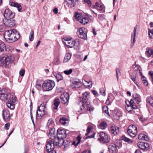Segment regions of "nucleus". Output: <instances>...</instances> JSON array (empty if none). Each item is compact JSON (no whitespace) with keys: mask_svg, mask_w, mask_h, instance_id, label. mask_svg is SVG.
<instances>
[{"mask_svg":"<svg viewBox=\"0 0 153 153\" xmlns=\"http://www.w3.org/2000/svg\"><path fill=\"white\" fill-rule=\"evenodd\" d=\"M6 90L4 89H0V98L2 100H6L9 97L8 102L7 104L10 105H14L17 104L18 100L13 93L7 94Z\"/></svg>","mask_w":153,"mask_h":153,"instance_id":"obj_1","label":"nucleus"},{"mask_svg":"<svg viewBox=\"0 0 153 153\" xmlns=\"http://www.w3.org/2000/svg\"><path fill=\"white\" fill-rule=\"evenodd\" d=\"M4 37L7 42L11 43L19 38V33L16 29H12L5 32Z\"/></svg>","mask_w":153,"mask_h":153,"instance_id":"obj_2","label":"nucleus"},{"mask_svg":"<svg viewBox=\"0 0 153 153\" xmlns=\"http://www.w3.org/2000/svg\"><path fill=\"white\" fill-rule=\"evenodd\" d=\"M55 85L54 82L52 80H47L43 82L42 87L45 91H49L52 90Z\"/></svg>","mask_w":153,"mask_h":153,"instance_id":"obj_3","label":"nucleus"},{"mask_svg":"<svg viewBox=\"0 0 153 153\" xmlns=\"http://www.w3.org/2000/svg\"><path fill=\"white\" fill-rule=\"evenodd\" d=\"M90 92H83L82 94V100L79 101L78 104L80 105H89L90 102L88 100Z\"/></svg>","mask_w":153,"mask_h":153,"instance_id":"obj_4","label":"nucleus"},{"mask_svg":"<svg viewBox=\"0 0 153 153\" xmlns=\"http://www.w3.org/2000/svg\"><path fill=\"white\" fill-rule=\"evenodd\" d=\"M7 56L6 54H2L0 57L1 65L3 67L7 68L9 67V61L7 59Z\"/></svg>","mask_w":153,"mask_h":153,"instance_id":"obj_5","label":"nucleus"},{"mask_svg":"<svg viewBox=\"0 0 153 153\" xmlns=\"http://www.w3.org/2000/svg\"><path fill=\"white\" fill-rule=\"evenodd\" d=\"M127 131L129 135L132 137H135L137 133V127L134 125H131L128 127Z\"/></svg>","mask_w":153,"mask_h":153,"instance_id":"obj_6","label":"nucleus"},{"mask_svg":"<svg viewBox=\"0 0 153 153\" xmlns=\"http://www.w3.org/2000/svg\"><path fill=\"white\" fill-rule=\"evenodd\" d=\"M97 135L99 137L98 140L101 143H105L108 142V136L105 132H100Z\"/></svg>","mask_w":153,"mask_h":153,"instance_id":"obj_7","label":"nucleus"},{"mask_svg":"<svg viewBox=\"0 0 153 153\" xmlns=\"http://www.w3.org/2000/svg\"><path fill=\"white\" fill-rule=\"evenodd\" d=\"M54 148V144L53 141L49 140L47 142L46 146V150L47 153H56L55 151H53Z\"/></svg>","mask_w":153,"mask_h":153,"instance_id":"obj_8","label":"nucleus"},{"mask_svg":"<svg viewBox=\"0 0 153 153\" xmlns=\"http://www.w3.org/2000/svg\"><path fill=\"white\" fill-rule=\"evenodd\" d=\"M74 16L75 19L82 25H85L87 24L88 22V19L85 17L82 16L81 14L76 13V15Z\"/></svg>","mask_w":153,"mask_h":153,"instance_id":"obj_9","label":"nucleus"},{"mask_svg":"<svg viewBox=\"0 0 153 153\" xmlns=\"http://www.w3.org/2000/svg\"><path fill=\"white\" fill-rule=\"evenodd\" d=\"M46 106H39L36 112V118L38 119H41L45 114V109Z\"/></svg>","mask_w":153,"mask_h":153,"instance_id":"obj_10","label":"nucleus"},{"mask_svg":"<svg viewBox=\"0 0 153 153\" xmlns=\"http://www.w3.org/2000/svg\"><path fill=\"white\" fill-rule=\"evenodd\" d=\"M15 14L14 13L12 12L9 9H6L4 13V18L7 19H12L15 16Z\"/></svg>","mask_w":153,"mask_h":153,"instance_id":"obj_11","label":"nucleus"},{"mask_svg":"<svg viewBox=\"0 0 153 153\" xmlns=\"http://www.w3.org/2000/svg\"><path fill=\"white\" fill-rule=\"evenodd\" d=\"M52 141H53L54 146H57L58 147H60L62 146L64 143V140L62 139H60V138H58V137H54L53 139H51ZM49 140H48L47 141Z\"/></svg>","mask_w":153,"mask_h":153,"instance_id":"obj_12","label":"nucleus"},{"mask_svg":"<svg viewBox=\"0 0 153 153\" xmlns=\"http://www.w3.org/2000/svg\"><path fill=\"white\" fill-rule=\"evenodd\" d=\"M64 40L66 42H64V43L68 48H72L75 45L76 42L72 38H66Z\"/></svg>","mask_w":153,"mask_h":153,"instance_id":"obj_13","label":"nucleus"},{"mask_svg":"<svg viewBox=\"0 0 153 153\" xmlns=\"http://www.w3.org/2000/svg\"><path fill=\"white\" fill-rule=\"evenodd\" d=\"M3 22L5 25L10 27L14 26L16 24L15 21L12 19H4Z\"/></svg>","mask_w":153,"mask_h":153,"instance_id":"obj_14","label":"nucleus"},{"mask_svg":"<svg viewBox=\"0 0 153 153\" xmlns=\"http://www.w3.org/2000/svg\"><path fill=\"white\" fill-rule=\"evenodd\" d=\"M57 136L64 140L67 136V134L65 131L63 129L59 128L57 130Z\"/></svg>","mask_w":153,"mask_h":153,"instance_id":"obj_15","label":"nucleus"},{"mask_svg":"<svg viewBox=\"0 0 153 153\" xmlns=\"http://www.w3.org/2000/svg\"><path fill=\"white\" fill-rule=\"evenodd\" d=\"M85 29L83 27H81L78 30V31L77 32L78 36L82 39H86L87 38V35L85 32Z\"/></svg>","mask_w":153,"mask_h":153,"instance_id":"obj_16","label":"nucleus"},{"mask_svg":"<svg viewBox=\"0 0 153 153\" xmlns=\"http://www.w3.org/2000/svg\"><path fill=\"white\" fill-rule=\"evenodd\" d=\"M2 115L4 120L6 121L10 120V117L9 111L5 109L3 110L2 112Z\"/></svg>","mask_w":153,"mask_h":153,"instance_id":"obj_17","label":"nucleus"},{"mask_svg":"<svg viewBox=\"0 0 153 153\" xmlns=\"http://www.w3.org/2000/svg\"><path fill=\"white\" fill-rule=\"evenodd\" d=\"M138 147L143 150H147L149 148V144L147 143L140 142L137 143Z\"/></svg>","mask_w":153,"mask_h":153,"instance_id":"obj_18","label":"nucleus"},{"mask_svg":"<svg viewBox=\"0 0 153 153\" xmlns=\"http://www.w3.org/2000/svg\"><path fill=\"white\" fill-rule=\"evenodd\" d=\"M136 29L135 27H134L133 31L131 33V47L132 48L134 45L135 42L136 41Z\"/></svg>","mask_w":153,"mask_h":153,"instance_id":"obj_19","label":"nucleus"},{"mask_svg":"<svg viewBox=\"0 0 153 153\" xmlns=\"http://www.w3.org/2000/svg\"><path fill=\"white\" fill-rule=\"evenodd\" d=\"M110 131L111 133L116 135L119 131V128L115 126H111L110 127Z\"/></svg>","mask_w":153,"mask_h":153,"instance_id":"obj_20","label":"nucleus"},{"mask_svg":"<svg viewBox=\"0 0 153 153\" xmlns=\"http://www.w3.org/2000/svg\"><path fill=\"white\" fill-rule=\"evenodd\" d=\"M108 149L109 152L111 153H116L117 150L116 146L114 144H110L108 146Z\"/></svg>","mask_w":153,"mask_h":153,"instance_id":"obj_21","label":"nucleus"},{"mask_svg":"<svg viewBox=\"0 0 153 153\" xmlns=\"http://www.w3.org/2000/svg\"><path fill=\"white\" fill-rule=\"evenodd\" d=\"M131 79L138 86L139 83L138 82L137 79L136 73L133 72L131 74Z\"/></svg>","mask_w":153,"mask_h":153,"instance_id":"obj_22","label":"nucleus"},{"mask_svg":"<svg viewBox=\"0 0 153 153\" xmlns=\"http://www.w3.org/2000/svg\"><path fill=\"white\" fill-rule=\"evenodd\" d=\"M55 129L54 128H51L50 130L49 133V136L50 138L53 139L54 137L56 136L55 135Z\"/></svg>","mask_w":153,"mask_h":153,"instance_id":"obj_23","label":"nucleus"},{"mask_svg":"<svg viewBox=\"0 0 153 153\" xmlns=\"http://www.w3.org/2000/svg\"><path fill=\"white\" fill-rule=\"evenodd\" d=\"M138 138L140 140H144L146 141H148L149 140V139L147 137L146 135L143 134H140L139 135Z\"/></svg>","mask_w":153,"mask_h":153,"instance_id":"obj_24","label":"nucleus"},{"mask_svg":"<svg viewBox=\"0 0 153 153\" xmlns=\"http://www.w3.org/2000/svg\"><path fill=\"white\" fill-rule=\"evenodd\" d=\"M107 126L106 123L105 121L101 122L98 125V128L101 129H105Z\"/></svg>","mask_w":153,"mask_h":153,"instance_id":"obj_25","label":"nucleus"},{"mask_svg":"<svg viewBox=\"0 0 153 153\" xmlns=\"http://www.w3.org/2000/svg\"><path fill=\"white\" fill-rule=\"evenodd\" d=\"M146 53L148 57H153V50L151 48H147Z\"/></svg>","mask_w":153,"mask_h":153,"instance_id":"obj_26","label":"nucleus"},{"mask_svg":"<svg viewBox=\"0 0 153 153\" xmlns=\"http://www.w3.org/2000/svg\"><path fill=\"white\" fill-rule=\"evenodd\" d=\"M59 122L61 124L65 125L68 124V121L67 119L64 117H62L60 119Z\"/></svg>","mask_w":153,"mask_h":153,"instance_id":"obj_27","label":"nucleus"},{"mask_svg":"<svg viewBox=\"0 0 153 153\" xmlns=\"http://www.w3.org/2000/svg\"><path fill=\"white\" fill-rule=\"evenodd\" d=\"M134 101L136 102L137 104H139L141 102V100L140 96L138 94H135L134 95Z\"/></svg>","mask_w":153,"mask_h":153,"instance_id":"obj_28","label":"nucleus"},{"mask_svg":"<svg viewBox=\"0 0 153 153\" xmlns=\"http://www.w3.org/2000/svg\"><path fill=\"white\" fill-rule=\"evenodd\" d=\"M6 49V45L2 41H0V53L3 52Z\"/></svg>","mask_w":153,"mask_h":153,"instance_id":"obj_29","label":"nucleus"},{"mask_svg":"<svg viewBox=\"0 0 153 153\" xmlns=\"http://www.w3.org/2000/svg\"><path fill=\"white\" fill-rule=\"evenodd\" d=\"M54 76L55 77L57 82L62 80L63 77L62 76L56 72L53 73Z\"/></svg>","mask_w":153,"mask_h":153,"instance_id":"obj_30","label":"nucleus"},{"mask_svg":"<svg viewBox=\"0 0 153 153\" xmlns=\"http://www.w3.org/2000/svg\"><path fill=\"white\" fill-rule=\"evenodd\" d=\"M81 138L80 136L78 135L76 138V140L75 141H73L72 144L74 145L75 146H77L80 142Z\"/></svg>","mask_w":153,"mask_h":153,"instance_id":"obj_31","label":"nucleus"},{"mask_svg":"<svg viewBox=\"0 0 153 153\" xmlns=\"http://www.w3.org/2000/svg\"><path fill=\"white\" fill-rule=\"evenodd\" d=\"M11 5L12 6L17 7L18 9V10L19 11H20L22 8V7L19 4L15 2H12L11 4Z\"/></svg>","mask_w":153,"mask_h":153,"instance_id":"obj_32","label":"nucleus"},{"mask_svg":"<svg viewBox=\"0 0 153 153\" xmlns=\"http://www.w3.org/2000/svg\"><path fill=\"white\" fill-rule=\"evenodd\" d=\"M71 55L69 53H66L65 55L64 59V62H67L71 58Z\"/></svg>","mask_w":153,"mask_h":153,"instance_id":"obj_33","label":"nucleus"},{"mask_svg":"<svg viewBox=\"0 0 153 153\" xmlns=\"http://www.w3.org/2000/svg\"><path fill=\"white\" fill-rule=\"evenodd\" d=\"M103 7V6L102 5H100L98 3H96L94 6V8L98 10H102Z\"/></svg>","mask_w":153,"mask_h":153,"instance_id":"obj_34","label":"nucleus"},{"mask_svg":"<svg viewBox=\"0 0 153 153\" xmlns=\"http://www.w3.org/2000/svg\"><path fill=\"white\" fill-rule=\"evenodd\" d=\"M78 0H69V1H71V3L68 2V7H71L74 6L75 2L77 1Z\"/></svg>","mask_w":153,"mask_h":153,"instance_id":"obj_35","label":"nucleus"},{"mask_svg":"<svg viewBox=\"0 0 153 153\" xmlns=\"http://www.w3.org/2000/svg\"><path fill=\"white\" fill-rule=\"evenodd\" d=\"M147 102L151 105H153V97L152 96L148 97L147 98Z\"/></svg>","mask_w":153,"mask_h":153,"instance_id":"obj_36","label":"nucleus"},{"mask_svg":"<svg viewBox=\"0 0 153 153\" xmlns=\"http://www.w3.org/2000/svg\"><path fill=\"white\" fill-rule=\"evenodd\" d=\"M122 138L123 140H124L126 142H127L128 143H131L132 142V140H131L127 138L125 136H123L122 137Z\"/></svg>","mask_w":153,"mask_h":153,"instance_id":"obj_37","label":"nucleus"},{"mask_svg":"<svg viewBox=\"0 0 153 153\" xmlns=\"http://www.w3.org/2000/svg\"><path fill=\"white\" fill-rule=\"evenodd\" d=\"M74 87L76 88H79L81 85V83L80 81H75L73 83Z\"/></svg>","mask_w":153,"mask_h":153,"instance_id":"obj_38","label":"nucleus"},{"mask_svg":"<svg viewBox=\"0 0 153 153\" xmlns=\"http://www.w3.org/2000/svg\"><path fill=\"white\" fill-rule=\"evenodd\" d=\"M92 128V126L91 125H90L88 127L86 130L87 133L85 134L86 136H87L89 134L91 131V130Z\"/></svg>","mask_w":153,"mask_h":153,"instance_id":"obj_39","label":"nucleus"},{"mask_svg":"<svg viewBox=\"0 0 153 153\" xmlns=\"http://www.w3.org/2000/svg\"><path fill=\"white\" fill-rule=\"evenodd\" d=\"M62 98L69 99V95L66 92L64 93L61 96V99Z\"/></svg>","mask_w":153,"mask_h":153,"instance_id":"obj_40","label":"nucleus"},{"mask_svg":"<svg viewBox=\"0 0 153 153\" xmlns=\"http://www.w3.org/2000/svg\"><path fill=\"white\" fill-rule=\"evenodd\" d=\"M102 110L104 112L109 115L108 111V108L107 106H104L102 107Z\"/></svg>","mask_w":153,"mask_h":153,"instance_id":"obj_41","label":"nucleus"},{"mask_svg":"<svg viewBox=\"0 0 153 153\" xmlns=\"http://www.w3.org/2000/svg\"><path fill=\"white\" fill-rule=\"evenodd\" d=\"M73 71L72 69H70L69 70H66L64 71V73L66 75H68L70 74Z\"/></svg>","mask_w":153,"mask_h":153,"instance_id":"obj_42","label":"nucleus"},{"mask_svg":"<svg viewBox=\"0 0 153 153\" xmlns=\"http://www.w3.org/2000/svg\"><path fill=\"white\" fill-rule=\"evenodd\" d=\"M34 32L33 31H31L30 35L29 36V40L30 41H32L33 39Z\"/></svg>","mask_w":153,"mask_h":153,"instance_id":"obj_43","label":"nucleus"},{"mask_svg":"<svg viewBox=\"0 0 153 153\" xmlns=\"http://www.w3.org/2000/svg\"><path fill=\"white\" fill-rule=\"evenodd\" d=\"M113 115L114 117H120V113L117 110H115L113 111Z\"/></svg>","mask_w":153,"mask_h":153,"instance_id":"obj_44","label":"nucleus"},{"mask_svg":"<svg viewBox=\"0 0 153 153\" xmlns=\"http://www.w3.org/2000/svg\"><path fill=\"white\" fill-rule=\"evenodd\" d=\"M7 59L8 60V61H9V64L10 62L13 61L14 60V57L12 55L7 56Z\"/></svg>","mask_w":153,"mask_h":153,"instance_id":"obj_45","label":"nucleus"},{"mask_svg":"<svg viewBox=\"0 0 153 153\" xmlns=\"http://www.w3.org/2000/svg\"><path fill=\"white\" fill-rule=\"evenodd\" d=\"M54 105H59L60 104V101L58 98H56L54 100Z\"/></svg>","mask_w":153,"mask_h":153,"instance_id":"obj_46","label":"nucleus"},{"mask_svg":"<svg viewBox=\"0 0 153 153\" xmlns=\"http://www.w3.org/2000/svg\"><path fill=\"white\" fill-rule=\"evenodd\" d=\"M61 103L62 104H65L67 102L69 99L68 98H62L61 99Z\"/></svg>","mask_w":153,"mask_h":153,"instance_id":"obj_47","label":"nucleus"},{"mask_svg":"<svg viewBox=\"0 0 153 153\" xmlns=\"http://www.w3.org/2000/svg\"><path fill=\"white\" fill-rule=\"evenodd\" d=\"M142 79L143 84L146 86L148 85V82L147 81V80H146L145 77L144 76L142 77Z\"/></svg>","mask_w":153,"mask_h":153,"instance_id":"obj_48","label":"nucleus"},{"mask_svg":"<svg viewBox=\"0 0 153 153\" xmlns=\"http://www.w3.org/2000/svg\"><path fill=\"white\" fill-rule=\"evenodd\" d=\"M53 123V121L51 119H49L48 120V121L47 123V126L49 127L51 126V125H52Z\"/></svg>","mask_w":153,"mask_h":153,"instance_id":"obj_49","label":"nucleus"},{"mask_svg":"<svg viewBox=\"0 0 153 153\" xmlns=\"http://www.w3.org/2000/svg\"><path fill=\"white\" fill-rule=\"evenodd\" d=\"M135 71H137V70H139V73L141 75H142V73L140 71V70L139 69V66L138 65H135L133 66V67Z\"/></svg>","mask_w":153,"mask_h":153,"instance_id":"obj_50","label":"nucleus"},{"mask_svg":"<svg viewBox=\"0 0 153 153\" xmlns=\"http://www.w3.org/2000/svg\"><path fill=\"white\" fill-rule=\"evenodd\" d=\"M149 37L152 39L153 38V30H150L149 29Z\"/></svg>","mask_w":153,"mask_h":153,"instance_id":"obj_51","label":"nucleus"},{"mask_svg":"<svg viewBox=\"0 0 153 153\" xmlns=\"http://www.w3.org/2000/svg\"><path fill=\"white\" fill-rule=\"evenodd\" d=\"M132 106H126V108L127 111L130 112L132 110Z\"/></svg>","mask_w":153,"mask_h":153,"instance_id":"obj_52","label":"nucleus"},{"mask_svg":"<svg viewBox=\"0 0 153 153\" xmlns=\"http://www.w3.org/2000/svg\"><path fill=\"white\" fill-rule=\"evenodd\" d=\"M139 120L143 122H144L147 120V118H143V117L140 116L139 117Z\"/></svg>","mask_w":153,"mask_h":153,"instance_id":"obj_53","label":"nucleus"},{"mask_svg":"<svg viewBox=\"0 0 153 153\" xmlns=\"http://www.w3.org/2000/svg\"><path fill=\"white\" fill-rule=\"evenodd\" d=\"M127 102H128V103H129L130 105H133L132 104L134 102V101L132 99H131L130 101H129V100H126L125 101V102L126 105H129L128 104H127Z\"/></svg>","mask_w":153,"mask_h":153,"instance_id":"obj_54","label":"nucleus"},{"mask_svg":"<svg viewBox=\"0 0 153 153\" xmlns=\"http://www.w3.org/2000/svg\"><path fill=\"white\" fill-rule=\"evenodd\" d=\"M85 82H87L88 84H90V85H89L86 86L87 88H90L92 87V82L91 81H90L88 82L85 81Z\"/></svg>","mask_w":153,"mask_h":153,"instance_id":"obj_55","label":"nucleus"},{"mask_svg":"<svg viewBox=\"0 0 153 153\" xmlns=\"http://www.w3.org/2000/svg\"><path fill=\"white\" fill-rule=\"evenodd\" d=\"M100 92L101 94L103 96H105V91L103 88L100 89Z\"/></svg>","mask_w":153,"mask_h":153,"instance_id":"obj_56","label":"nucleus"},{"mask_svg":"<svg viewBox=\"0 0 153 153\" xmlns=\"http://www.w3.org/2000/svg\"><path fill=\"white\" fill-rule=\"evenodd\" d=\"M105 15L103 14L99 15L98 19L100 20H103L105 19Z\"/></svg>","mask_w":153,"mask_h":153,"instance_id":"obj_57","label":"nucleus"},{"mask_svg":"<svg viewBox=\"0 0 153 153\" xmlns=\"http://www.w3.org/2000/svg\"><path fill=\"white\" fill-rule=\"evenodd\" d=\"M25 73V70L24 69L21 70L19 72L20 75L21 76H23Z\"/></svg>","mask_w":153,"mask_h":153,"instance_id":"obj_58","label":"nucleus"},{"mask_svg":"<svg viewBox=\"0 0 153 153\" xmlns=\"http://www.w3.org/2000/svg\"><path fill=\"white\" fill-rule=\"evenodd\" d=\"M91 91L92 93L94 94V95L97 96H98L99 94L96 91L93 90H92Z\"/></svg>","mask_w":153,"mask_h":153,"instance_id":"obj_59","label":"nucleus"},{"mask_svg":"<svg viewBox=\"0 0 153 153\" xmlns=\"http://www.w3.org/2000/svg\"><path fill=\"white\" fill-rule=\"evenodd\" d=\"M84 1L88 4L89 6H90L91 5V3L90 0H84Z\"/></svg>","mask_w":153,"mask_h":153,"instance_id":"obj_60","label":"nucleus"},{"mask_svg":"<svg viewBox=\"0 0 153 153\" xmlns=\"http://www.w3.org/2000/svg\"><path fill=\"white\" fill-rule=\"evenodd\" d=\"M116 75H117V79H118V76L119 74H120V71L119 69H116Z\"/></svg>","mask_w":153,"mask_h":153,"instance_id":"obj_61","label":"nucleus"},{"mask_svg":"<svg viewBox=\"0 0 153 153\" xmlns=\"http://www.w3.org/2000/svg\"><path fill=\"white\" fill-rule=\"evenodd\" d=\"M10 126V124L9 123H7L5 124V128L6 129L8 130Z\"/></svg>","mask_w":153,"mask_h":153,"instance_id":"obj_62","label":"nucleus"},{"mask_svg":"<svg viewBox=\"0 0 153 153\" xmlns=\"http://www.w3.org/2000/svg\"><path fill=\"white\" fill-rule=\"evenodd\" d=\"M53 11L55 14H57L58 12V9L56 8H55L53 10Z\"/></svg>","mask_w":153,"mask_h":153,"instance_id":"obj_63","label":"nucleus"},{"mask_svg":"<svg viewBox=\"0 0 153 153\" xmlns=\"http://www.w3.org/2000/svg\"><path fill=\"white\" fill-rule=\"evenodd\" d=\"M105 103L107 105H109L111 104L110 102L108 99H107Z\"/></svg>","mask_w":153,"mask_h":153,"instance_id":"obj_64","label":"nucleus"}]
</instances>
